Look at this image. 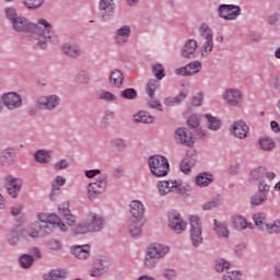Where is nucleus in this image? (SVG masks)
I'll return each instance as SVG.
<instances>
[{"label": "nucleus", "instance_id": "nucleus-1", "mask_svg": "<svg viewBox=\"0 0 280 280\" xmlns=\"http://www.w3.org/2000/svg\"><path fill=\"white\" fill-rule=\"evenodd\" d=\"M4 14L13 32L28 35V40L33 43L34 49L43 50L48 45L60 44V37L54 32V26L47 20L39 19L37 23H34L27 18L19 15L14 8H7Z\"/></svg>", "mask_w": 280, "mask_h": 280}, {"label": "nucleus", "instance_id": "nucleus-2", "mask_svg": "<svg viewBox=\"0 0 280 280\" xmlns=\"http://www.w3.org/2000/svg\"><path fill=\"white\" fill-rule=\"evenodd\" d=\"M156 187L159 196L162 197L170 196V194H176L180 198L191 196V186L184 185L180 179L160 180Z\"/></svg>", "mask_w": 280, "mask_h": 280}, {"label": "nucleus", "instance_id": "nucleus-3", "mask_svg": "<svg viewBox=\"0 0 280 280\" xmlns=\"http://www.w3.org/2000/svg\"><path fill=\"white\" fill-rule=\"evenodd\" d=\"M36 229H39L42 235H49L52 232L51 226H58L60 231L66 233L67 224L62 222V219L58 214H47L44 212L37 213Z\"/></svg>", "mask_w": 280, "mask_h": 280}, {"label": "nucleus", "instance_id": "nucleus-4", "mask_svg": "<svg viewBox=\"0 0 280 280\" xmlns=\"http://www.w3.org/2000/svg\"><path fill=\"white\" fill-rule=\"evenodd\" d=\"M151 174L156 178H163L170 174V161L163 155H152L148 160Z\"/></svg>", "mask_w": 280, "mask_h": 280}, {"label": "nucleus", "instance_id": "nucleus-5", "mask_svg": "<svg viewBox=\"0 0 280 280\" xmlns=\"http://www.w3.org/2000/svg\"><path fill=\"white\" fill-rule=\"evenodd\" d=\"M108 187V175H101L94 183L88 185V198L89 200H97L100 196L106 194Z\"/></svg>", "mask_w": 280, "mask_h": 280}, {"label": "nucleus", "instance_id": "nucleus-6", "mask_svg": "<svg viewBox=\"0 0 280 280\" xmlns=\"http://www.w3.org/2000/svg\"><path fill=\"white\" fill-rule=\"evenodd\" d=\"M222 100L232 106V108H240L244 104V93L236 88H229L222 94Z\"/></svg>", "mask_w": 280, "mask_h": 280}, {"label": "nucleus", "instance_id": "nucleus-7", "mask_svg": "<svg viewBox=\"0 0 280 280\" xmlns=\"http://www.w3.org/2000/svg\"><path fill=\"white\" fill-rule=\"evenodd\" d=\"M190 222V240L195 248H198L202 244V225L200 224V218L191 215Z\"/></svg>", "mask_w": 280, "mask_h": 280}, {"label": "nucleus", "instance_id": "nucleus-8", "mask_svg": "<svg viewBox=\"0 0 280 280\" xmlns=\"http://www.w3.org/2000/svg\"><path fill=\"white\" fill-rule=\"evenodd\" d=\"M218 12L220 19L224 21H236L242 14V8L237 4H220Z\"/></svg>", "mask_w": 280, "mask_h": 280}, {"label": "nucleus", "instance_id": "nucleus-9", "mask_svg": "<svg viewBox=\"0 0 280 280\" xmlns=\"http://www.w3.org/2000/svg\"><path fill=\"white\" fill-rule=\"evenodd\" d=\"M108 268H110V259L106 256H100L93 264V267L90 270V277H94V279H100L103 275L108 272Z\"/></svg>", "mask_w": 280, "mask_h": 280}, {"label": "nucleus", "instance_id": "nucleus-10", "mask_svg": "<svg viewBox=\"0 0 280 280\" xmlns=\"http://www.w3.org/2000/svg\"><path fill=\"white\" fill-rule=\"evenodd\" d=\"M115 14V0H100L98 2V19L103 23L110 21Z\"/></svg>", "mask_w": 280, "mask_h": 280}, {"label": "nucleus", "instance_id": "nucleus-11", "mask_svg": "<svg viewBox=\"0 0 280 280\" xmlns=\"http://www.w3.org/2000/svg\"><path fill=\"white\" fill-rule=\"evenodd\" d=\"M168 226L177 235H180V233H185V231H187V222H185V220H183V215L176 211L168 213Z\"/></svg>", "mask_w": 280, "mask_h": 280}, {"label": "nucleus", "instance_id": "nucleus-12", "mask_svg": "<svg viewBox=\"0 0 280 280\" xmlns=\"http://www.w3.org/2000/svg\"><path fill=\"white\" fill-rule=\"evenodd\" d=\"M270 191V186L266 183H259L258 191L250 197L252 207H261L268 202V192Z\"/></svg>", "mask_w": 280, "mask_h": 280}, {"label": "nucleus", "instance_id": "nucleus-13", "mask_svg": "<svg viewBox=\"0 0 280 280\" xmlns=\"http://www.w3.org/2000/svg\"><path fill=\"white\" fill-rule=\"evenodd\" d=\"M0 98L2 100L3 107L5 106L8 110H16L23 106V97L19 93L9 92L2 94Z\"/></svg>", "mask_w": 280, "mask_h": 280}, {"label": "nucleus", "instance_id": "nucleus-14", "mask_svg": "<svg viewBox=\"0 0 280 280\" xmlns=\"http://www.w3.org/2000/svg\"><path fill=\"white\" fill-rule=\"evenodd\" d=\"M4 185L11 198H19V194H21V189L23 188V180L12 175H7L4 177Z\"/></svg>", "mask_w": 280, "mask_h": 280}, {"label": "nucleus", "instance_id": "nucleus-15", "mask_svg": "<svg viewBox=\"0 0 280 280\" xmlns=\"http://www.w3.org/2000/svg\"><path fill=\"white\" fill-rule=\"evenodd\" d=\"M175 141L185 148H194V133L187 127H179L175 130Z\"/></svg>", "mask_w": 280, "mask_h": 280}, {"label": "nucleus", "instance_id": "nucleus-16", "mask_svg": "<svg viewBox=\"0 0 280 280\" xmlns=\"http://www.w3.org/2000/svg\"><path fill=\"white\" fill-rule=\"evenodd\" d=\"M60 106V96L52 94L48 96H40L37 100V108L39 110H56Z\"/></svg>", "mask_w": 280, "mask_h": 280}, {"label": "nucleus", "instance_id": "nucleus-17", "mask_svg": "<svg viewBox=\"0 0 280 280\" xmlns=\"http://www.w3.org/2000/svg\"><path fill=\"white\" fill-rule=\"evenodd\" d=\"M202 69V62L192 61L186 65L185 67L177 68L175 70L176 75H183L184 78H189V75H196V73H200Z\"/></svg>", "mask_w": 280, "mask_h": 280}, {"label": "nucleus", "instance_id": "nucleus-18", "mask_svg": "<svg viewBox=\"0 0 280 280\" xmlns=\"http://www.w3.org/2000/svg\"><path fill=\"white\" fill-rule=\"evenodd\" d=\"M145 252L151 254L152 257L158 258V260L165 259V257L170 255V246L159 243H152L147 247Z\"/></svg>", "mask_w": 280, "mask_h": 280}, {"label": "nucleus", "instance_id": "nucleus-19", "mask_svg": "<svg viewBox=\"0 0 280 280\" xmlns=\"http://www.w3.org/2000/svg\"><path fill=\"white\" fill-rule=\"evenodd\" d=\"M86 222H88V229L90 230V232L97 233L102 231V229H104V224L106 221L104 217H102V214L91 213L88 215Z\"/></svg>", "mask_w": 280, "mask_h": 280}, {"label": "nucleus", "instance_id": "nucleus-20", "mask_svg": "<svg viewBox=\"0 0 280 280\" xmlns=\"http://www.w3.org/2000/svg\"><path fill=\"white\" fill-rule=\"evenodd\" d=\"M129 211L131 213V219L133 220H144L145 218V206L139 200H133L129 205Z\"/></svg>", "mask_w": 280, "mask_h": 280}, {"label": "nucleus", "instance_id": "nucleus-21", "mask_svg": "<svg viewBox=\"0 0 280 280\" xmlns=\"http://www.w3.org/2000/svg\"><path fill=\"white\" fill-rule=\"evenodd\" d=\"M231 224L234 231H246V229H255V225H253V223H248L246 218L240 214L232 217Z\"/></svg>", "mask_w": 280, "mask_h": 280}, {"label": "nucleus", "instance_id": "nucleus-22", "mask_svg": "<svg viewBox=\"0 0 280 280\" xmlns=\"http://www.w3.org/2000/svg\"><path fill=\"white\" fill-rule=\"evenodd\" d=\"M131 28L130 25H122L117 28L115 34L116 45H126L130 40Z\"/></svg>", "mask_w": 280, "mask_h": 280}, {"label": "nucleus", "instance_id": "nucleus-23", "mask_svg": "<svg viewBox=\"0 0 280 280\" xmlns=\"http://www.w3.org/2000/svg\"><path fill=\"white\" fill-rule=\"evenodd\" d=\"M143 224H144V220L129 219L127 229L130 237H140L142 233Z\"/></svg>", "mask_w": 280, "mask_h": 280}, {"label": "nucleus", "instance_id": "nucleus-24", "mask_svg": "<svg viewBox=\"0 0 280 280\" xmlns=\"http://www.w3.org/2000/svg\"><path fill=\"white\" fill-rule=\"evenodd\" d=\"M70 253L77 259H89L91 257V245H74L70 248Z\"/></svg>", "mask_w": 280, "mask_h": 280}, {"label": "nucleus", "instance_id": "nucleus-25", "mask_svg": "<svg viewBox=\"0 0 280 280\" xmlns=\"http://www.w3.org/2000/svg\"><path fill=\"white\" fill-rule=\"evenodd\" d=\"M248 130L246 122L238 120L232 125L231 132L236 139H246L248 137Z\"/></svg>", "mask_w": 280, "mask_h": 280}, {"label": "nucleus", "instance_id": "nucleus-26", "mask_svg": "<svg viewBox=\"0 0 280 280\" xmlns=\"http://www.w3.org/2000/svg\"><path fill=\"white\" fill-rule=\"evenodd\" d=\"M196 49H198V42L196 39H188L182 48L180 55L183 58H196Z\"/></svg>", "mask_w": 280, "mask_h": 280}, {"label": "nucleus", "instance_id": "nucleus-27", "mask_svg": "<svg viewBox=\"0 0 280 280\" xmlns=\"http://www.w3.org/2000/svg\"><path fill=\"white\" fill-rule=\"evenodd\" d=\"M214 228L213 231L218 237H221L223 240H229L231 237V232L229 231V226L226 223L219 222L218 220H213Z\"/></svg>", "mask_w": 280, "mask_h": 280}, {"label": "nucleus", "instance_id": "nucleus-28", "mask_svg": "<svg viewBox=\"0 0 280 280\" xmlns=\"http://www.w3.org/2000/svg\"><path fill=\"white\" fill-rule=\"evenodd\" d=\"M265 176H266V168L264 166L256 167L249 174V183H252V185H255L257 183L258 185L260 183H266L264 182Z\"/></svg>", "mask_w": 280, "mask_h": 280}, {"label": "nucleus", "instance_id": "nucleus-29", "mask_svg": "<svg viewBox=\"0 0 280 280\" xmlns=\"http://www.w3.org/2000/svg\"><path fill=\"white\" fill-rule=\"evenodd\" d=\"M62 51L66 56H69L70 58H80L81 54L80 46L74 43H66L62 46Z\"/></svg>", "mask_w": 280, "mask_h": 280}, {"label": "nucleus", "instance_id": "nucleus-30", "mask_svg": "<svg viewBox=\"0 0 280 280\" xmlns=\"http://www.w3.org/2000/svg\"><path fill=\"white\" fill-rule=\"evenodd\" d=\"M36 163H40L42 165H45L51 161V158L54 156V152L50 150H38L34 154Z\"/></svg>", "mask_w": 280, "mask_h": 280}, {"label": "nucleus", "instance_id": "nucleus-31", "mask_svg": "<svg viewBox=\"0 0 280 280\" xmlns=\"http://www.w3.org/2000/svg\"><path fill=\"white\" fill-rule=\"evenodd\" d=\"M15 161H16V153H14L13 150L7 149L2 151L0 156V163L2 165H5V166L14 165Z\"/></svg>", "mask_w": 280, "mask_h": 280}, {"label": "nucleus", "instance_id": "nucleus-32", "mask_svg": "<svg viewBox=\"0 0 280 280\" xmlns=\"http://www.w3.org/2000/svg\"><path fill=\"white\" fill-rule=\"evenodd\" d=\"M156 118L150 115L148 112H138L133 115V122L135 124H154Z\"/></svg>", "mask_w": 280, "mask_h": 280}, {"label": "nucleus", "instance_id": "nucleus-33", "mask_svg": "<svg viewBox=\"0 0 280 280\" xmlns=\"http://www.w3.org/2000/svg\"><path fill=\"white\" fill-rule=\"evenodd\" d=\"M113 121H115V112L107 109V110H105L103 117L101 118V120L98 122V128L101 130H106V128H108V126H110V124H113Z\"/></svg>", "mask_w": 280, "mask_h": 280}, {"label": "nucleus", "instance_id": "nucleus-34", "mask_svg": "<svg viewBox=\"0 0 280 280\" xmlns=\"http://www.w3.org/2000/svg\"><path fill=\"white\" fill-rule=\"evenodd\" d=\"M40 235H43V232H40V229L36 228V223L22 231V237L27 241L40 237Z\"/></svg>", "mask_w": 280, "mask_h": 280}, {"label": "nucleus", "instance_id": "nucleus-35", "mask_svg": "<svg viewBox=\"0 0 280 280\" xmlns=\"http://www.w3.org/2000/svg\"><path fill=\"white\" fill-rule=\"evenodd\" d=\"M203 117L207 119V126L209 130L218 132V130L222 128V121L220 118L212 116L211 114H206Z\"/></svg>", "mask_w": 280, "mask_h": 280}, {"label": "nucleus", "instance_id": "nucleus-36", "mask_svg": "<svg viewBox=\"0 0 280 280\" xmlns=\"http://www.w3.org/2000/svg\"><path fill=\"white\" fill-rule=\"evenodd\" d=\"M67 183V179L60 175H58L55 180H52L51 187V194H50V200H56V197L58 196V191H60V187H63V185Z\"/></svg>", "mask_w": 280, "mask_h": 280}, {"label": "nucleus", "instance_id": "nucleus-37", "mask_svg": "<svg viewBox=\"0 0 280 280\" xmlns=\"http://www.w3.org/2000/svg\"><path fill=\"white\" fill-rule=\"evenodd\" d=\"M110 147L116 152H126L128 150V141L124 138L116 137L110 141Z\"/></svg>", "mask_w": 280, "mask_h": 280}, {"label": "nucleus", "instance_id": "nucleus-38", "mask_svg": "<svg viewBox=\"0 0 280 280\" xmlns=\"http://www.w3.org/2000/svg\"><path fill=\"white\" fill-rule=\"evenodd\" d=\"M223 202H224V199L222 198V196L217 195L215 197L207 201L202 206V209L203 211H211V209H218V207H222Z\"/></svg>", "mask_w": 280, "mask_h": 280}, {"label": "nucleus", "instance_id": "nucleus-39", "mask_svg": "<svg viewBox=\"0 0 280 280\" xmlns=\"http://www.w3.org/2000/svg\"><path fill=\"white\" fill-rule=\"evenodd\" d=\"M109 84L116 89H119V86L124 84V73H121L119 70L112 71L109 75Z\"/></svg>", "mask_w": 280, "mask_h": 280}, {"label": "nucleus", "instance_id": "nucleus-40", "mask_svg": "<svg viewBox=\"0 0 280 280\" xmlns=\"http://www.w3.org/2000/svg\"><path fill=\"white\" fill-rule=\"evenodd\" d=\"M213 183V175L209 173H201L196 177L197 187H209Z\"/></svg>", "mask_w": 280, "mask_h": 280}, {"label": "nucleus", "instance_id": "nucleus-41", "mask_svg": "<svg viewBox=\"0 0 280 280\" xmlns=\"http://www.w3.org/2000/svg\"><path fill=\"white\" fill-rule=\"evenodd\" d=\"M199 34L203 38V43L213 42V31L207 23H202L199 26Z\"/></svg>", "mask_w": 280, "mask_h": 280}, {"label": "nucleus", "instance_id": "nucleus-42", "mask_svg": "<svg viewBox=\"0 0 280 280\" xmlns=\"http://www.w3.org/2000/svg\"><path fill=\"white\" fill-rule=\"evenodd\" d=\"M266 218H267L266 213L258 212L253 214L252 220L255 226H257V229H259L260 231H266V224H268L266 223Z\"/></svg>", "mask_w": 280, "mask_h": 280}, {"label": "nucleus", "instance_id": "nucleus-43", "mask_svg": "<svg viewBox=\"0 0 280 280\" xmlns=\"http://www.w3.org/2000/svg\"><path fill=\"white\" fill-rule=\"evenodd\" d=\"M156 266H159V259L145 252L143 267L147 268V270H154Z\"/></svg>", "mask_w": 280, "mask_h": 280}, {"label": "nucleus", "instance_id": "nucleus-44", "mask_svg": "<svg viewBox=\"0 0 280 280\" xmlns=\"http://www.w3.org/2000/svg\"><path fill=\"white\" fill-rule=\"evenodd\" d=\"M259 145L265 152H272L276 148L275 140L268 137L260 138Z\"/></svg>", "mask_w": 280, "mask_h": 280}, {"label": "nucleus", "instance_id": "nucleus-45", "mask_svg": "<svg viewBox=\"0 0 280 280\" xmlns=\"http://www.w3.org/2000/svg\"><path fill=\"white\" fill-rule=\"evenodd\" d=\"M97 100L113 104L117 102L118 97L113 92L102 91L97 94Z\"/></svg>", "mask_w": 280, "mask_h": 280}, {"label": "nucleus", "instance_id": "nucleus-46", "mask_svg": "<svg viewBox=\"0 0 280 280\" xmlns=\"http://www.w3.org/2000/svg\"><path fill=\"white\" fill-rule=\"evenodd\" d=\"M185 97H187V93L180 92L178 96L166 97L164 100V105L165 106H176V105L180 104V102H183V100H185Z\"/></svg>", "mask_w": 280, "mask_h": 280}, {"label": "nucleus", "instance_id": "nucleus-47", "mask_svg": "<svg viewBox=\"0 0 280 280\" xmlns=\"http://www.w3.org/2000/svg\"><path fill=\"white\" fill-rule=\"evenodd\" d=\"M266 226V233L268 235H279L280 234V219L275 220L272 223H268Z\"/></svg>", "mask_w": 280, "mask_h": 280}, {"label": "nucleus", "instance_id": "nucleus-48", "mask_svg": "<svg viewBox=\"0 0 280 280\" xmlns=\"http://www.w3.org/2000/svg\"><path fill=\"white\" fill-rule=\"evenodd\" d=\"M196 165V161L194 160H189V158H185L179 165V170L180 172H183V174H189V172H191V167H194Z\"/></svg>", "mask_w": 280, "mask_h": 280}, {"label": "nucleus", "instance_id": "nucleus-49", "mask_svg": "<svg viewBox=\"0 0 280 280\" xmlns=\"http://www.w3.org/2000/svg\"><path fill=\"white\" fill-rule=\"evenodd\" d=\"M214 43L212 42H203L200 48L202 58H207L208 56H211L214 47Z\"/></svg>", "mask_w": 280, "mask_h": 280}, {"label": "nucleus", "instance_id": "nucleus-50", "mask_svg": "<svg viewBox=\"0 0 280 280\" xmlns=\"http://www.w3.org/2000/svg\"><path fill=\"white\" fill-rule=\"evenodd\" d=\"M152 73L156 80H163L165 78V68L161 63H156L152 67Z\"/></svg>", "mask_w": 280, "mask_h": 280}, {"label": "nucleus", "instance_id": "nucleus-51", "mask_svg": "<svg viewBox=\"0 0 280 280\" xmlns=\"http://www.w3.org/2000/svg\"><path fill=\"white\" fill-rule=\"evenodd\" d=\"M156 89H159V81L150 80L147 84V94L149 95L150 100H154Z\"/></svg>", "mask_w": 280, "mask_h": 280}, {"label": "nucleus", "instance_id": "nucleus-52", "mask_svg": "<svg viewBox=\"0 0 280 280\" xmlns=\"http://www.w3.org/2000/svg\"><path fill=\"white\" fill-rule=\"evenodd\" d=\"M33 264H34V256L24 254L20 257L21 268H32Z\"/></svg>", "mask_w": 280, "mask_h": 280}, {"label": "nucleus", "instance_id": "nucleus-53", "mask_svg": "<svg viewBox=\"0 0 280 280\" xmlns=\"http://www.w3.org/2000/svg\"><path fill=\"white\" fill-rule=\"evenodd\" d=\"M217 272H226L231 268V262L225 259H218L214 264Z\"/></svg>", "mask_w": 280, "mask_h": 280}, {"label": "nucleus", "instance_id": "nucleus-54", "mask_svg": "<svg viewBox=\"0 0 280 280\" xmlns=\"http://www.w3.org/2000/svg\"><path fill=\"white\" fill-rule=\"evenodd\" d=\"M62 270L60 269H52L44 275L45 280H58L62 279Z\"/></svg>", "mask_w": 280, "mask_h": 280}, {"label": "nucleus", "instance_id": "nucleus-55", "mask_svg": "<svg viewBox=\"0 0 280 280\" xmlns=\"http://www.w3.org/2000/svg\"><path fill=\"white\" fill-rule=\"evenodd\" d=\"M137 90L132 88L125 89L120 92V97H122V100H137Z\"/></svg>", "mask_w": 280, "mask_h": 280}, {"label": "nucleus", "instance_id": "nucleus-56", "mask_svg": "<svg viewBox=\"0 0 280 280\" xmlns=\"http://www.w3.org/2000/svg\"><path fill=\"white\" fill-rule=\"evenodd\" d=\"M23 3L27 10H38L45 3L44 0H23Z\"/></svg>", "mask_w": 280, "mask_h": 280}, {"label": "nucleus", "instance_id": "nucleus-57", "mask_svg": "<svg viewBox=\"0 0 280 280\" xmlns=\"http://www.w3.org/2000/svg\"><path fill=\"white\" fill-rule=\"evenodd\" d=\"M75 82L77 84H89V82H91L89 73L84 70L79 71L75 75Z\"/></svg>", "mask_w": 280, "mask_h": 280}, {"label": "nucleus", "instance_id": "nucleus-58", "mask_svg": "<svg viewBox=\"0 0 280 280\" xmlns=\"http://www.w3.org/2000/svg\"><path fill=\"white\" fill-rule=\"evenodd\" d=\"M91 231L89 229V223L85 221L84 223H80L77 225L73 230L72 233L73 235H84V233H89Z\"/></svg>", "mask_w": 280, "mask_h": 280}, {"label": "nucleus", "instance_id": "nucleus-59", "mask_svg": "<svg viewBox=\"0 0 280 280\" xmlns=\"http://www.w3.org/2000/svg\"><path fill=\"white\" fill-rule=\"evenodd\" d=\"M48 248L50 250H62V241L58 238H50L48 241Z\"/></svg>", "mask_w": 280, "mask_h": 280}, {"label": "nucleus", "instance_id": "nucleus-60", "mask_svg": "<svg viewBox=\"0 0 280 280\" xmlns=\"http://www.w3.org/2000/svg\"><path fill=\"white\" fill-rule=\"evenodd\" d=\"M9 244L11 246H16V244H19V232L16 230H12L11 232H9Z\"/></svg>", "mask_w": 280, "mask_h": 280}, {"label": "nucleus", "instance_id": "nucleus-61", "mask_svg": "<svg viewBox=\"0 0 280 280\" xmlns=\"http://www.w3.org/2000/svg\"><path fill=\"white\" fill-rule=\"evenodd\" d=\"M223 280H242V272L240 271H229L223 275Z\"/></svg>", "mask_w": 280, "mask_h": 280}, {"label": "nucleus", "instance_id": "nucleus-62", "mask_svg": "<svg viewBox=\"0 0 280 280\" xmlns=\"http://www.w3.org/2000/svg\"><path fill=\"white\" fill-rule=\"evenodd\" d=\"M70 205L69 201L62 202L59 207H58V211L62 217L65 215H69L71 213V209H69Z\"/></svg>", "mask_w": 280, "mask_h": 280}, {"label": "nucleus", "instance_id": "nucleus-63", "mask_svg": "<svg viewBox=\"0 0 280 280\" xmlns=\"http://www.w3.org/2000/svg\"><path fill=\"white\" fill-rule=\"evenodd\" d=\"M187 124L189 128H198V126H200V117L198 115H192L188 118Z\"/></svg>", "mask_w": 280, "mask_h": 280}, {"label": "nucleus", "instance_id": "nucleus-64", "mask_svg": "<svg viewBox=\"0 0 280 280\" xmlns=\"http://www.w3.org/2000/svg\"><path fill=\"white\" fill-rule=\"evenodd\" d=\"M63 221H66L67 231H69V226H73L75 224L77 219L71 212L70 214H66L62 217Z\"/></svg>", "mask_w": 280, "mask_h": 280}]
</instances>
